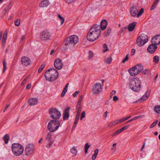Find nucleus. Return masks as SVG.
I'll return each mask as SVG.
<instances>
[{
    "mask_svg": "<svg viewBox=\"0 0 160 160\" xmlns=\"http://www.w3.org/2000/svg\"><path fill=\"white\" fill-rule=\"evenodd\" d=\"M115 125L114 124V121L110 122L108 125V126L109 127H111Z\"/></svg>",
    "mask_w": 160,
    "mask_h": 160,
    "instance_id": "nucleus-56",
    "label": "nucleus"
},
{
    "mask_svg": "<svg viewBox=\"0 0 160 160\" xmlns=\"http://www.w3.org/2000/svg\"><path fill=\"white\" fill-rule=\"evenodd\" d=\"M14 24L16 26H18L20 24V20L19 19L16 20L15 21Z\"/></svg>",
    "mask_w": 160,
    "mask_h": 160,
    "instance_id": "nucleus-44",
    "label": "nucleus"
},
{
    "mask_svg": "<svg viewBox=\"0 0 160 160\" xmlns=\"http://www.w3.org/2000/svg\"><path fill=\"white\" fill-rule=\"evenodd\" d=\"M129 86L134 92H138L141 86V82L138 78H132L129 80Z\"/></svg>",
    "mask_w": 160,
    "mask_h": 160,
    "instance_id": "nucleus-3",
    "label": "nucleus"
},
{
    "mask_svg": "<svg viewBox=\"0 0 160 160\" xmlns=\"http://www.w3.org/2000/svg\"><path fill=\"white\" fill-rule=\"evenodd\" d=\"M7 38H4L3 37L2 38V44L3 47H4L6 43V41L7 40Z\"/></svg>",
    "mask_w": 160,
    "mask_h": 160,
    "instance_id": "nucleus-43",
    "label": "nucleus"
},
{
    "mask_svg": "<svg viewBox=\"0 0 160 160\" xmlns=\"http://www.w3.org/2000/svg\"><path fill=\"white\" fill-rule=\"evenodd\" d=\"M3 139L4 140L5 143L6 144L8 143V141L10 139V138L9 135L8 134H6L3 137Z\"/></svg>",
    "mask_w": 160,
    "mask_h": 160,
    "instance_id": "nucleus-26",
    "label": "nucleus"
},
{
    "mask_svg": "<svg viewBox=\"0 0 160 160\" xmlns=\"http://www.w3.org/2000/svg\"><path fill=\"white\" fill-rule=\"evenodd\" d=\"M79 38L76 35L73 34L67 37L63 41L62 43L68 48L72 49L79 42Z\"/></svg>",
    "mask_w": 160,
    "mask_h": 160,
    "instance_id": "nucleus-2",
    "label": "nucleus"
},
{
    "mask_svg": "<svg viewBox=\"0 0 160 160\" xmlns=\"http://www.w3.org/2000/svg\"><path fill=\"white\" fill-rule=\"evenodd\" d=\"M158 120H157L155 122L152 123L150 126L149 128H153L156 125L157 122H158Z\"/></svg>",
    "mask_w": 160,
    "mask_h": 160,
    "instance_id": "nucleus-42",
    "label": "nucleus"
},
{
    "mask_svg": "<svg viewBox=\"0 0 160 160\" xmlns=\"http://www.w3.org/2000/svg\"><path fill=\"white\" fill-rule=\"evenodd\" d=\"M52 134L50 132H49L46 137V140L48 141H50L52 140Z\"/></svg>",
    "mask_w": 160,
    "mask_h": 160,
    "instance_id": "nucleus-29",
    "label": "nucleus"
},
{
    "mask_svg": "<svg viewBox=\"0 0 160 160\" xmlns=\"http://www.w3.org/2000/svg\"><path fill=\"white\" fill-rule=\"evenodd\" d=\"M71 152L73 154L75 155H76L77 152V150L76 149L75 147H73L71 149Z\"/></svg>",
    "mask_w": 160,
    "mask_h": 160,
    "instance_id": "nucleus-32",
    "label": "nucleus"
},
{
    "mask_svg": "<svg viewBox=\"0 0 160 160\" xmlns=\"http://www.w3.org/2000/svg\"><path fill=\"white\" fill-rule=\"evenodd\" d=\"M21 63L25 66H28L31 64L30 59L27 57L23 56L21 58Z\"/></svg>",
    "mask_w": 160,
    "mask_h": 160,
    "instance_id": "nucleus-13",
    "label": "nucleus"
},
{
    "mask_svg": "<svg viewBox=\"0 0 160 160\" xmlns=\"http://www.w3.org/2000/svg\"><path fill=\"white\" fill-rule=\"evenodd\" d=\"M107 114H108V112L107 111H106L105 112H104V114H103L104 118H106V117H107Z\"/></svg>",
    "mask_w": 160,
    "mask_h": 160,
    "instance_id": "nucleus-64",
    "label": "nucleus"
},
{
    "mask_svg": "<svg viewBox=\"0 0 160 160\" xmlns=\"http://www.w3.org/2000/svg\"><path fill=\"white\" fill-rule=\"evenodd\" d=\"M50 117L53 119H57L59 118L60 115L59 112L57 109L54 108H51L49 111Z\"/></svg>",
    "mask_w": 160,
    "mask_h": 160,
    "instance_id": "nucleus-10",
    "label": "nucleus"
},
{
    "mask_svg": "<svg viewBox=\"0 0 160 160\" xmlns=\"http://www.w3.org/2000/svg\"><path fill=\"white\" fill-rule=\"evenodd\" d=\"M27 80V78H25V79H24L22 80V83H21V86H22L24 84V83L26 82Z\"/></svg>",
    "mask_w": 160,
    "mask_h": 160,
    "instance_id": "nucleus-57",
    "label": "nucleus"
},
{
    "mask_svg": "<svg viewBox=\"0 0 160 160\" xmlns=\"http://www.w3.org/2000/svg\"><path fill=\"white\" fill-rule=\"evenodd\" d=\"M139 9L136 6H133L130 8V13L131 16L133 17H137Z\"/></svg>",
    "mask_w": 160,
    "mask_h": 160,
    "instance_id": "nucleus-14",
    "label": "nucleus"
},
{
    "mask_svg": "<svg viewBox=\"0 0 160 160\" xmlns=\"http://www.w3.org/2000/svg\"><path fill=\"white\" fill-rule=\"evenodd\" d=\"M34 149V147L33 144L27 145L25 150V155H30L33 152Z\"/></svg>",
    "mask_w": 160,
    "mask_h": 160,
    "instance_id": "nucleus-12",
    "label": "nucleus"
},
{
    "mask_svg": "<svg viewBox=\"0 0 160 160\" xmlns=\"http://www.w3.org/2000/svg\"><path fill=\"white\" fill-rule=\"evenodd\" d=\"M54 66L57 70L60 69V59L58 58L55 60L54 62Z\"/></svg>",
    "mask_w": 160,
    "mask_h": 160,
    "instance_id": "nucleus-19",
    "label": "nucleus"
},
{
    "mask_svg": "<svg viewBox=\"0 0 160 160\" xmlns=\"http://www.w3.org/2000/svg\"><path fill=\"white\" fill-rule=\"evenodd\" d=\"M58 71L53 68H50L45 72L44 76L46 80L49 81L55 80L58 77Z\"/></svg>",
    "mask_w": 160,
    "mask_h": 160,
    "instance_id": "nucleus-4",
    "label": "nucleus"
},
{
    "mask_svg": "<svg viewBox=\"0 0 160 160\" xmlns=\"http://www.w3.org/2000/svg\"><path fill=\"white\" fill-rule=\"evenodd\" d=\"M148 41V36L144 33L140 34L137 37L136 43L139 47H142L145 45Z\"/></svg>",
    "mask_w": 160,
    "mask_h": 160,
    "instance_id": "nucleus-5",
    "label": "nucleus"
},
{
    "mask_svg": "<svg viewBox=\"0 0 160 160\" xmlns=\"http://www.w3.org/2000/svg\"><path fill=\"white\" fill-rule=\"evenodd\" d=\"M112 59L111 57L106 58L104 60V62L107 64H110L112 62Z\"/></svg>",
    "mask_w": 160,
    "mask_h": 160,
    "instance_id": "nucleus-30",
    "label": "nucleus"
},
{
    "mask_svg": "<svg viewBox=\"0 0 160 160\" xmlns=\"http://www.w3.org/2000/svg\"><path fill=\"white\" fill-rule=\"evenodd\" d=\"M148 98L145 95H144L143 96H142L140 99H139L138 101L142 102L147 100Z\"/></svg>",
    "mask_w": 160,
    "mask_h": 160,
    "instance_id": "nucleus-31",
    "label": "nucleus"
},
{
    "mask_svg": "<svg viewBox=\"0 0 160 160\" xmlns=\"http://www.w3.org/2000/svg\"><path fill=\"white\" fill-rule=\"evenodd\" d=\"M70 107H68L66 108L63 111V113L62 114L63 120H67L68 119L69 117V111L70 110Z\"/></svg>",
    "mask_w": 160,
    "mask_h": 160,
    "instance_id": "nucleus-16",
    "label": "nucleus"
},
{
    "mask_svg": "<svg viewBox=\"0 0 160 160\" xmlns=\"http://www.w3.org/2000/svg\"><path fill=\"white\" fill-rule=\"evenodd\" d=\"M7 31L6 30L4 32L3 35V37L4 38H7Z\"/></svg>",
    "mask_w": 160,
    "mask_h": 160,
    "instance_id": "nucleus-53",
    "label": "nucleus"
},
{
    "mask_svg": "<svg viewBox=\"0 0 160 160\" xmlns=\"http://www.w3.org/2000/svg\"><path fill=\"white\" fill-rule=\"evenodd\" d=\"M12 151L15 155L19 156L23 152L24 148L22 146L18 143H13L12 147Z\"/></svg>",
    "mask_w": 160,
    "mask_h": 160,
    "instance_id": "nucleus-6",
    "label": "nucleus"
},
{
    "mask_svg": "<svg viewBox=\"0 0 160 160\" xmlns=\"http://www.w3.org/2000/svg\"><path fill=\"white\" fill-rule=\"evenodd\" d=\"M159 59V57L157 56H155L153 58V61L157 63L158 62Z\"/></svg>",
    "mask_w": 160,
    "mask_h": 160,
    "instance_id": "nucleus-35",
    "label": "nucleus"
},
{
    "mask_svg": "<svg viewBox=\"0 0 160 160\" xmlns=\"http://www.w3.org/2000/svg\"><path fill=\"white\" fill-rule=\"evenodd\" d=\"M154 111L157 113H160V105H156L154 108Z\"/></svg>",
    "mask_w": 160,
    "mask_h": 160,
    "instance_id": "nucleus-27",
    "label": "nucleus"
},
{
    "mask_svg": "<svg viewBox=\"0 0 160 160\" xmlns=\"http://www.w3.org/2000/svg\"><path fill=\"white\" fill-rule=\"evenodd\" d=\"M151 42L152 43H154L157 45L160 44V35H157L152 37Z\"/></svg>",
    "mask_w": 160,
    "mask_h": 160,
    "instance_id": "nucleus-15",
    "label": "nucleus"
},
{
    "mask_svg": "<svg viewBox=\"0 0 160 160\" xmlns=\"http://www.w3.org/2000/svg\"><path fill=\"white\" fill-rule=\"evenodd\" d=\"M102 86L99 83H96L93 87L92 92L93 94L96 95L99 93L102 90Z\"/></svg>",
    "mask_w": 160,
    "mask_h": 160,
    "instance_id": "nucleus-11",
    "label": "nucleus"
},
{
    "mask_svg": "<svg viewBox=\"0 0 160 160\" xmlns=\"http://www.w3.org/2000/svg\"><path fill=\"white\" fill-rule=\"evenodd\" d=\"M111 29H108L107 30V31H106V33H107V34H106L105 35L106 36H107V35H109L110 33V32H111Z\"/></svg>",
    "mask_w": 160,
    "mask_h": 160,
    "instance_id": "nucleus-61",
    "label": "nucleus"
},
{
    "mask_svg": "<svg viewBox=\"0 0 160 160\" xmlns=\"http://www.w3.org/2000/svg\"><path fill=\"white\" fill-rule=\"evenodd\" d=\"M89 56L88 59H91L92 58L93 56V53L92 51H89L88 53Z\"/></svg>",
    "mask_w": 160,
    "mask_h": 160,
    "instance_id": "nucleus-34",
    "label": "nucleus"
},
{
    "mask_svg": "<svg viewBox=\"0 0 160 160\" xmlns=\"http://www.w3.org/2000/svg\"><path fill=\"white\" fill-rule=\"evenodd\" d=\"M137 24L136 22H133L129 24L128 26V29L129 32H132L133 31Z\"/></svg>",
    "mask_w": 160,
    "mask_h": 160,
    "instance_id": "nucleus-18",
    "label": "nucleus"
},
{
    "mask_svg": "<svg viewBox=\"0 0 160 160\" xmlns=\"http://www.w3.org/2000/svg\"><path fill=\"white\" fill-rule=\"evenodd\" d=\"M83 98V96L82 95H81L79 98V100L78 102L77 105H78V106H80V105L82 102Z\"/></svg>",
    "mask_w": 160,
    "mask_h": 160,
    "instance_id": "nucleus-36",
    "label": "nucleus"
},
{
    "mask_svg": "<svg viewBox=\"0 0 160 160\" xmlns=\"http://www.w3.org/2000/svg\"><path fill=\"white\" fill-rule=\"evenodd\" d=\"M31 87V84L29 83L26 87V89L29 90V89Z\"/></svg>",
    "mask_w": 160,
    "mask_h": 160,
    "instance_id": "nucleus-60",
    "label": "nucleus"
},
{
    "mask_svg": "<svg viewBox=\"0 0 160 160\" xmlns=\"http://www.w3.org/2000/svg\"><path fill=\"white\" fill-rule=\"evenodd\" d=\"M50 141V142L48 144L46 145V147L48 148H50L52 145V144L53 143V142L52 141Z\"/></svg>",
    "mask_w": 160,
    "mask_h": 160,
    "instance_id": "nucleus-49",
    "label": "nucleus"
},
{
    "mask_svg": "<svg viewBox=\"0 0 160 160\" xmlns=\"http://www.w3.org/2000/svg\"><path fill=\"white\" fill-rule=\"evenodd\" d=\"M116 143H115L113 144L112 147L111 148L112 150H114L116 148Z\"/></svg>",
    "mask_w": 160,
    "mask_h": 160,
    "instance_id": "nucleus-52",
    "label": "nucleus"
},
{
    "mask_svg": "<svg viewBox=\"0 0 160 160\" xmlns=\"http://www.w3.org/2000/svg\"><path fill=\"white\" fill-rule=\"evenodd\" d=\"M60 123L58 121L54 120H50L48 123V129L50 132H54L58 129Z\"/></svg>",
    "mask_w": 160,
    "mask_h": 160,
    "instance_id": "nucleus-8",
    "label": "nucleus"
},
{
    "mask_svg": "<svg viewBox=\"0 0 160 160\" xmlns=\"http://www.w3.org/2000/svg\"><path fill=\"white\" fill-rule=\"evenodd\" d=\"M40 37L42 40H49L51 39V34L48 30H44L42 31L40 33Z\"/></svg>",
    "mask_w": 160,
    "mask_h": 160,
    "instance_id": "nucleus-9",
    "label": "nucleus"
},
{
    "mask_svg": "<svg viewBox=\"0 0 160 160\" xmlns=\"http://www.w3.org/2000/svg\"><path fill=\"white\" fill-rule=\"evenodd\" d=\"M79 92L78 91H76L73 93L72 94V96L73 97H76L77 96L78 94L79 93Z\"/></svg>",
    "mask_w": 160,
    "mask_h": 160,
    "instance_id": "nucleus-55",
    "label": "nucleus"
},
{
    "mask_svg": "<svg viewBox=\"0 0 160 160\" xmlns=\"http://www.w3.org/2000/svg\"><path fill=\"white\" fill-rule=\"evenodd\" d=\"M64 22V18L61 17V25H62L63 24Z\"/></svg>",
    "mask_w": 160,
    "mask_h": 160,
    "instance_id": "nucleus-59",
    "label": "nucleus"
},
{
    "mask_svg": "<svg viewBox=\"0 0 160 160\" xmlns=\"http://www.w3.org/2000/svg\"><path fill=\"white\" fill-rule=\"evenodd\" d=\"M118 99V98L115 95L113 97V101L116 102Z\"/></svg>",
    "mask_w": 160,
    "mask_h": 160,
    "instance_id": "nucleus-50",
    "label": "nucleus"
},
{
    "mask_svg": "<svg viewBox=\"0 0 160 160\" xmlns=\"http://www.w3.org/2000/svg\"><path fill=\"white\" fill-rule=\"evenodd\" d=\"M99 151V149H97L95 150L94 153L93 154L94 155H95L96 156H97V155Z\"/></svg>",
    "mask_w": 160,
    "mask_h": 160,
    "instance_id": "nucleus-54",
    "label": "nucleus"
},
{
    "mask_svg": "<svg viewBox=\"0 0 160 160\" xmlns=\"http://www.w3.org/2000/svg\"><path fill=\"white\" fill-rule=\"evenodd\" d=\"M67 4H69L73 3L76 0H64Z\"/></svg>",
    "mask_w": 160,
    "mask_h": 160,
    "instance_id": "nucleus-38",
    "label": "nucleus"
},
{
    "mask_svg": "<svg viewBox=\"0 0 160 160\" xmlns=\"http://www.w3.org/2000/svg\"><path fill=\"white\" fill-rule=\"evenodd\" d=\"M101 28L99 25L95 24L90 29L87 35V39L89 41L97 39L101 34Z\"/></svg>",
    "mask_w": 160,
    "mask_h": 160,
    "instance_id": "nucleus-1",
    "label": "nucleus"
},
{
    "mask_svg": "<svg viewBox=\"0 0 160 160\" xmlns=\"http://www.w3.org/2000/svg\"><path fill=\"white\" fill-rule=\"evenodd\" d=\"M143 12V9L142 8L140 9L138 13V14L137 15V17L138 18L140 16Z\"/></svg>",
    "mask_w": 160,
    "mask_h": 160,
    "instance_id": "nucleus-39",
    "label": "nucleus"
},
{
    "mask_svg": "<svg viewBox=\"0 0 160 160\" xmlns=\"http://www.w3.org/2000/svg\"><path fill=\"white\" fill-rule=\"evenodd\" d=\"M116 91L115 90L112 91L110 93V95L111 96H112L113 95L116 94Z\"/></svg>",
    "mask_w": 160,
    "mask_h": 160,
    "instance_id": "nucleus-63",
    "label": "nucleus"
},
{
    "mask_svg": "<svg viewBox=\"0 0 160 160\" xmlns=\"http://www.w3.org/2000/svg\"><path fill=\"white\" fill-rule=\"evenodd\" d=\"M129 125H128L125 126L123 127H122V128L120 129L121 132H122L123 130H126L129 127Z\"/></svg>",
    "mask_w": 160,
    "mask_h": 160,
    "instance_id": "nucleus-47",
    "label": "nucleus"
},
{
    "mask_svg": "<svg viewBox=\"0 0 160 160\" xmlns=\"http://www.w3.org/2000/svg\"><path fill=\"white\" fill-rule=\"evenodd\" d=\"M150 72V70L149 69H147L143 70L142 73L144 75H148Z\"/></svg>",
    "mask_w": 160,
    "mask_h": 160,
    "instance_id": "nucleus-37",
    "label": "nucleus"
},
{
    "mask_svg": "<svg viewBox=\"0 0 160 160\" xmlns=\"http://www.w3.org/2000/svg\"><path fill=\"white\" fill-rule=\"evenodd\" d=\"M85 111H83L81 113V118H80V120H82V119L84 118L85 117Z\"/></svg>",
    "mask_w": 160,
    "mask_h": 160,
    "instance_id": "nucleus-48",
    "label": "nucleus"
},
{
    "mask_svg": "<svg viewBox=\"0 0 160 160\" xmlns=\"http://www.w3.org/2000/svg\"><path fill=\"white\" fill-rule=\"evenodd\" d=\"M124 119H125L124 118L122 119H118L119 122H120V123L125 121V120Z\"/></svg>",
    "mask_w": 160,
    "mask_h": 160,
    "instance_id": "nucleus-62",
    "label": "nucleus"
},
{
    "mask_svg": "<svg viewBox=\"0 0 160 160\" xmlns=\"http://www.w3.org/2000/svg\"><path fill=\"white\" fill-rule=\"evenodd\" d=\"M144 116V115H141L140 116H136V117H134V118H132L130 120L128 121L127 122L125 123L129 122H131V121H133V120H135L136 119H138V118H143Z\"/></svg>",
    "mask_w": 160,
    "mask_h": 160,
    "instance_id": "nucleus-25",
    "label": "nucleus"
},
{
    "mask_svg": "<svg viewBox=\"0 0 160 160\" xmlns=\"http://www.w3.org/2000/svg\"><path fill=\"white\" fill-rule=\"evenodd\" d=\"M90 146V145H88V143H86V144H85L84 148L88 149V148H89Z\"/></svg>",
    "mask_w": 160,
    "mask_h": 160,
    "instance_id": "nucleus-58",
    "label": "nucleus"
},
{
    "mask_svg": "<svg viewBox=\"0 0 160 160\" xmlns=\"http://www.w3.org/2000/svg\"><path fill=\"white\" fill-rule=\"evenodd\" d=\"M103 48L104 50H109V49H111L108 47L107 45L105 44L103 45Z\"/></svg>",
    "mask_w": 160,
    "mask_h": 160,
    "instance_id": "nucleus-45",
    "label": "nucleus"
},
{
    "mask_svg": "<svg viewBox=\"0 0 160 160\" xmlns=\"http://www.w3.org/2000/svg\"><path fill=\"white\" fill-rule=\"evenodd\" d=\"M49 5V1L48 0H43L39 5L40 7L44 8L47 7Z\"/></svg>",
    "mask_w": 160,
    "mask_h": 160,
    "instance_id": "nucleus-21",
    "label": "nucleus"
},
{
    "mask_svg": "<svg viewBox=\"0 0 160 160\" xmlns=\"http://www.w3.org/2000/svg\"><path fill=\"white\" fill-rule=\"evenodd\" d=\"M45 62H43L42 65L40 67L38 70V73H40L42 70L43 68L45 67Z\"/></svg>",
    "mask_w": 160,
    "mask_h": 160,
    "instance_id": "nucleus-28",
    "label": "nucleus"
},
{
    "mask_svg": "<svg viewBox=\"0 0 160 160\" xmlns=\"http://www.w3.org/2000/svg\"><path fill=\"white\" fill-rule=\"evenodd\" d=\"M38 102V100L37 98H30L28 101L29 104L32 106L36 105Z\"/></svg>",
    "mask_w": 160,
    "mask_h": 160,
    "instance_id": "nucleus-17",
    "label": "nucleus"
},
{
    "mask_svg": "<svg viewBox=\"0 0 160 160\" xmlns=\"http://www.w3.org/2000/svg\"><path fill=\"white\" fill-rule=\"evenodd\" d=\"M121 132L120 130L119 129L117 130V131L114 132L112 135V137H113L117 135V134H119Z\"/></svg>",
    "mask_w": 160,
    "mask_h": 160,
    "instance_id": "nucleus-40",
    "label": "nucleus"
},
{
    "mask_svg": "<svg viewBox=\"0 0 160 160\" xmlns=\"http://www.w3.org/2000/svg\"><path fill=\"white\" fill-rule=\"evenodd\" d=\"M143 69V66L140 64H138L129 69L128 70V72L131 76H134L141 72Z\"/></svg>",
    "mask_w": 160,
    "mask_h": 160,
    "instance_id": "nucleus-7",
    "label": "nucleus"
},
{
    "mask_svg": "<svg viewBox=\"0 0 160 160\" xmlns=\"http://www.w3.org/2000/svg\"><path fill=\"white\" fill-rule=\"evenodd\" d=\"M77 110L78 111L77 113L76 118H79V116L82 110V108L80 106H77Z\"/></svg>",
    "mask_w": 160,
    "mask_h": 160,
    "instance_id": "nucleus-24",
    "label": "nucleus"
},
{
    "mask_svg": "<svg viewBox=\"0 0 160 160\" xmlns=\"http://www.w3.org/2000/svg\"><path fill=\"white\" fill-rule=\"evenodd\" d=\"M69 85V83H68L65 86L64 88L63 91L61 95V97H63L65 94L66 92L67 91V88Z\"/></svg>",
    "mask_w": 160,
    "mask_h": 160,
    "instance_id": "nucleus-23",
    "label": "nucleus"
},
{
    "mask_svg": "<svg viewBox=\"0 0 160 160\" xmlns=\"http://www.w3.org/2000/svg\"><path fill=\"white\" fill-rule=\"evenodd\" d=\"M150 90H147V92L145 93V94L144 95H145L147 97H148V98L149 96L150 93Z\"/></svg>",
    "mask_w": 160,
    "mask_h": 160,
    "instance_id": "nucleus-51",
    "label": "nucleus"
},
{
    "mask_svg": "<svg viewBox=\"0 0 160 160\" xmlns=\"http://www.w3.org/2000/svg\"><path fill=\"white\" fill-rule=\"evenodd\" d=\"M157 48V45L154 43H152L148 47L147 50H156Z\"/></svg>",
    "mask_w": 160,
    "mask_h": 160,
    "instance_id": "nucleus-22",
    "label": "nucleus"
},
{
    "mask_svg": "<svg viewBox=\"0 0 160 160\" xmlns=\"http://www.w3.org/2000/svg\"><path fill=\"white\" fill-rule=\"evenodd\" d=\"M6 65H7V64H6V63L5 62V59H4L3 61V72H4L7 69Z\"/></svg>",
    "mask_w": 160,
    "mask_h": 160,
    "instance_id": "nucleus-33",
    "label": "nucleus"
},
{
    "mask_svg": "<svg viewBox=\"0 0 160 160\" xmlns=\"http://www.w3.org/2000/svg\"><path fill=\"white\" fill-rule=\"evenodd\" d=\"M128 56L129 54H127L125 58L123 59V60L122 61V63H125L126 61H127L128 59Z\"/></svg>",
    "mask_w": 160,
    "mask_h": 160,
    "instance_id": "nucleus-41",
    "label": "nucleus"
},
{
    "mask_svg": "<svg viewBox=\"0 0 160 160\" xmlns=\"http://www.w3.org/2000/svg\"><path fill=\"white\" fill-rule=\"evenodd\" d=\"M107 22L106 20L105 19H103L102 20L101 23V25L100 27L101 28V30H105L107 26Z\"/></svg>",
    "mask_w": 160,
    "mask_h": 160,
    "instance_id": "nucleus-20",
    "label": "nucleus"
},
{
    "mask_svg": "<svg viewBox=\"0 0 160 160\" xmlns=\"http://www.w3.org/2000/svg\"><path fill=\"white\" fill-rule=\"evenodd\" d=\"M157 4H156L155 3L153 2L152 5L151 6L150 8V10H152L154 9L157 6Z\"/></svg>",
    "mask_w": 160,
    "mask_h": 160,
    "instance_id": "nucleus-46",
    "label": "nucleus"
}]
</instances>
